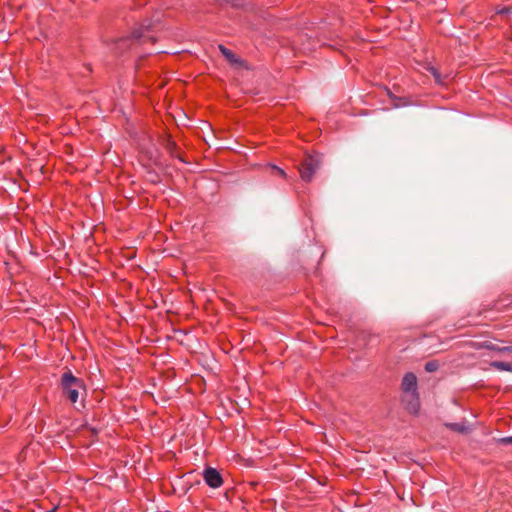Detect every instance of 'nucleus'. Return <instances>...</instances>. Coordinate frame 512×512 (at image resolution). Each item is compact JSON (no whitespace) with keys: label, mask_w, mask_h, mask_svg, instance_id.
Here are the masks:
<instances>
[{"label":"nucleus","mask_w":512,"mask_h":512,"mask_svg":"<svg viewBox=\"0 0 512 512\" xmlns=\"http://www.w3.org/2000/svg\"><path fill=\"white\" fill-rule=\"evenodd\" d=\"M447 426L453 430V431H457V432H460V433H465L468 431V427L462 423H449L447 424Z\"/></svg>","instance_id":"nucleus-10"},{"label":"nucleus","mask_w":512,"mask_h":512,"mask_svg":"<svg viewBox=\"0 0 512 512\" xmlns=\"http://www.w3.org/2000/svg\"><path fill=\"white\" fill-rule=\"evenodd\" d=\"M492 349L500 353H512V346L492 347Z\"/></svg>","instance_id":"nucleus-13"},{"label":"nucleus","mask_w":512,"mask_h":512,"mask_svg":"<svg viewBox=\"0 0 512 512\" xmlns=\"http://www.w3.org/2000/svg\"><path fill=\"white\" fill-rule=\"evenodd\" d=\"M219 49H220L221 53L223 54V56H225V58L229 62L238 63V59H237L236 55L230 49L226 48L223 45H219Z\"/></svg>","instance_id":"nucleus-8"},{"label":"nucleus","mask_w":512,"mask_h":512,"mask_svg":"<svg viewBox=\"0 0 512 512\" xmlns=\"http://www.w3.org/2000/svg\"><path fill=\"white\" fill-rule=\"evenodd\" d=\"M273 169H275L277 171V173L279 175H281L282 177H286V173H285V171L283 169H281L279 167H276V166H274Z\"/></svg>","instance_id":"nucleus-15"},{"label":"nucleus","mask_w":512,"mask_h":512,"mask_svg":"<svg viewBox=\"0 0 512 512\" xmlns=\"http://www.w3.org/2000/svg\"><path fill=\"white\" fill-rule=\"evenodd\" d=\"M500 443L502 444H512V436L509 437H503L500 440Z\"/></svg>","instance_id":"nucleus-14"},{"label":"nucleus","mask_w":512,"mask_h":512,"mask_svg":"<svg viewBox=\"0 0 512 512\" xmlns=\"http://www.w3.org/2000/svg\"><path fill=\"white\" fill-rule=\"evenodd\" d=\"M131 38H132V39H134V40H140V39H143V40L145 41L146 39H149V40L154 41L153 37L146 36V35L144 34L143 28H140V29H136V30H134V31L131 33Z\"/></svg>","instance_id":"nucleus-9"},{"label":"nucleus","mask_w":512,"mask_h":512,"mask_svg":"<svg viewBox=\"0 0 512 512\" xmlns=\"http://www.w3.org/2000/svg\"><path fill=\"white\" fill-rule=\"evenodd\" d=\"M403 401L406 404V408L410 413L416 414L419 410V398L418 394L415 396H405L403 397Z\"/></svg>","instance_id":"nucleus-5"},{"label":"nucleus","mask_w":512,"mask_h":512,"mask_svg":"<svg viewBox=\"0 0 512 512\" xmlns=\"http://www.w3.org/2000/svg\"><path fill=\"white\" fill-rule=\"evenodd\" d=\"M322 165V157L319 154H308L299 167L301 179L310 182L314 174Z\"/></svg>","instance_id":"nucleus-2"},{"label":"nucleus","mask_w":512,"mask_h":512,"mask_svg":"<svg viewBox=\"0 0 512 512\" xmlns=\"http://www.w3.org/2000/svg\"><path fill=\"white\" fill-rule=\"evenodd\" d=\"M490 365H491V367H493L499 371L512 372V363L511 362L493 361V362H491Z\"/></svg>","instance_id":"nucleus-7"},{"label":"nucleus","mask_w":512,"mask_h":512,"mask_svg":"<svg viewBox=\"0 0 512 512\" xmlns=\"http://www.w3.org/2000/svg\"><path fill=\"white\" fill-rule=\"evenodd\" d=\"M61 387L63 394L72 402L76 403L82 391H85L84 383L68 370L61 377Z\"/></svg>","instance_id":"nucleus-1"},{"label":"nucleus","mask_w":512,"mask_h":512,"mask_svg":"<svg viewBox=\"0 0 512 512\" xmlns=\"http://www.w3.org/2000/svg\"><path fill=\"white\" fill-rule=\"evenodd\" d=\"M425 369L428 372H434L438 369V363L435 361L427 362L425 365Z\"/></svg>","instance_id":"nucleus-12"},{"label":"nucleus","mask_w":512,"mask_h":512,"mask_svg":"<svg viewBox=\"0 0 512 512\" xmlns=\"http://www.w3.org/2000/svg\"><path fill=\"white\" fill-rule=\"evenodd\" d=\"M402 390L407 396L417 395V377L414 373H406L402 380Z\"/></svg>","instance_id":"nucleus-4"},{"label":"nucleus","mask_w":512,"mask_h":512,"mask_svg":"<svg viewBox=\"0 0 512 512\" xmlns=\"http://www.w3.org/2000/svg\"><path fill=\"white\" fill-rule=\"evenodd\" d=\"M164 148L172 157L178 158L180 161H183V159L180 157V155L177 152V150H178L177 144L170 137L165 139Z\"/></svg>","instance_id":"nucleus-6"},{"label":"nucleus","mask_w":512,"mask_h":512,"mask_svg":"<svg viewBox=\"0 0 512 512\" xmlns=\"http://www.w3.org/2000/svg\"><path fill=\"white\" fill-rule=\"evenodd\" d=\"M428 71L433 75L436 83H438V84L442 83L441 75H440V73L438 72V70L435 67H432V66L429 67Z\"/></svg>","instance_id":"nucleus-11"},{"label":"nucleus","mask_w":512,"mask_h":512,"mask_svg":"<svg viewBox=\"0 0 512 512\" xmlns=\"http://www.w3.org/2000/svg\"><path fill=\"white\" fill-rule=\"evenodd\" d=\"M205 483L211 488H219L223 484V479L220 472L212 467H208L203 472Z\"/></svg>","instance_id":"nucleus-3"}]
</instances>
